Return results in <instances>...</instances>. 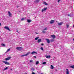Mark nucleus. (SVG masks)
<instances>
[{
  "mask_svg": "<svg viewBox=\"0 0 74 74\" xmlns=\"http://www.w3.org/2000/svg\"><path fill=\"white\" fill-rule=\"evenodd\" d=\"M41 45H42V46L44 45V44L42 43V44H41Z\"/></svg>",
  "mask_w": 74,
  "mask_h": 74,
  "instance_id": "nucleus-39",
  "label": "nucleus"
},
{
  "mask_svg": "<svg viewBox=\"0 0 74 74\" xmlns=\"http://www.w3.org/2000/svg\"><path fill=\"white\" fill-rule=\"evenodd\" d=\"M38 63H39V62H38V61L36 62V64H38Z\"/></svg>",
  "mask_w": 74,
  "mask_h": 74,
  "instance_id": "nucleus-22",
  "label": "nucleus"
},
{
  "mask_svg": "<svg viewBox=\"0 0 74 74\" xmlns=\"http://www.w3.org/2000/svg\"><path fill=\"white\" fill-rule=\"evenodd\" d=\"M60 1H61V0H58V3H59V2Z\"/></svg>",
  "mask_w": 74,
  "mask_h": 74,
  "instance_id": "nucleus-33",
  "label": "nucleus"
},
{
  "mask_svg": "<svg viewBox=\"0 0 74 74\" xmlns=\"http://www.w3.org/2000/svg\"><path fill=\"white\" fill-rule=\"evenodd\" d=\"M40 49H41V50H43V48H42V47H41Z\"/></svg>",
  "mask_w": 74,
  "mask_h": 74,
  "instance_id": "nucleus-34",
  "label": "nucleus"
},
{
  "mask_svg": "<svg viewBox=\"0 0 74 74\" xmlns=\"http://www.w3.org/2000/svg\"><path fill=\"white\" fill-rule=\"evenodd\" d=\"M40 1V0H36L34 1L35 3L37 4V3H38V2Z\"/></svg>",
  "mask_w": 74,
  "mask_h": 74,
  "instance_id": "nucleus-13",
  "label": "nucleus"
},
{
  "mask_svg": "<svg viewBox=\"0 0 74 74\" xmlns=\"http://www.w3.org/2000/svg\"><path fill=\"white\" fill-rule=\"evenodd\" d=\"M16 7H17V8H18V7H19V6L17 5L16 6Z\"/></svg>",
  "mask_w": 74,
  "mask_h": 74,
  "instance_id": "nucleus-40",
  "label": "nucleus"
},
{
  "mask_svg": "<svg viewBox=\"0 0 74 74\" xmlns=\"http://www.w3.org/2000/svg\"><path fill=\"white\" fill-rule=\"evenodd\" d=\"M63 24V22H61L60 23H58V24L59 26H60L62 25Z\"/></svg>",
  "mask_w": 74,
  "mask_h": 74,
  "instance_id": "nucleus-9",
  "label": "nucleus"
},
{
  "mask_svg": "<svg viewBox=\"0 0 74 74\" xmlns=\"http://www.w3.org/2000/svg\"><path fill=\"white\" fill-rule=\"evenodd\" d=\"M51 69H54V67H53V65H51Z\"/></svg>",
  "mask_w": 74,
  "mask_h": 74,
  "instance_id": "nucleus-19",
  "label": "nucleus"
},
{
  "mask_svg": "<svg viewBox=\"0 0 74 74\" xmlns=\"http://www.w3.org/2000/svg\"><path fill=\"white\" fill-rule=\"evenodd\" d=\"M25 74H27V73H26Z\"/></svg>",
  "mask_w": 74,
  "mask_h": 74,
  "instance_id": "nucleus-47",
  "label": "nucleus"
},
{
  "mask_svg": "<svg viewBox=\"0 0 74 74\" xmlns=\"http://www.w3.org/2000/svg\"><path fill=\"white\" fill-rule=\"evenodd\" d=\"M46 63H47V62H43L42 64H46Z\"/></svg>",
  "mask_w": 74,
  "mask_h": 74,
  "instance_id": "nucleus-27",
  "label": "nucleus"
},
{
  "mask_svg": "<svg viewBox=\"0 0 74 74\" xmlns=\"http://www.w3.org/2000/svg\"><path fill=\"white\" fill-rule=\"evenodd\" d=\"M73 27H74V24L73 25Z\"/></svg>",
  "mask_w": 74,
  "mask_h": 74,
  "instance_id": "nucleus-44",
  "label": "nucleus"
},
{
  "mask_svg": "<svg viewBox=\"0 0 74 74\" xmlns=\"http://www.w3.org/2000/svg\"><path fill=\"white\" fill-rule=\"evenodd\" d=\"M51 37H52L53 38V39H54V38H55V36L54 35H52L51 36Z\"/></svg>",
  "mask_w": 74,
  "mask_h": 74,
  "instance_id": "nucleus-17",
  "label": "nucleus"
},
{
  "mask_svg": "<svg viewBox=\"0 0 74 74\" xmlns=\"http://www.w3.org/2000/svg\"><path fill=\"white\" fill-rule=\"evenodd\" d=\"M45 57H46V58L47 59H48V58H51V56H47V55H46L45 56Z\"/></svg>",
  "mask_w": 74,
  "mask_h": 74,
  "instance_id": "nucleus-11",
  "label": "nucleus"
},
{
  "mask_svg": "<svg viewBox=\"0 0 74 74\" xmlns=\"http://www.w3.org/2000/svg\"><path fill=\"white\" fill-rule=\"evenodd\" d=\"M43 4H45V5H48V4L46 3V2L45 1L43 2Z\"/></svg>",
  "mask_w": 74,
  "mask_h": 74,
  "instance_id": "nucleus-16",
  "label": "nucleus"
},
{
  "mask_svg": "<svg viewBox=\"0 0 74 74\" xmlns=\"http://www.w3.org/2000/svg\"><path fill=\"white\" fill-rule=\"evenodd\" d=\"M42 32L43 33H45V31H42Z\"/></svg>",
  "mask_w": 74,
  "mask_h": 74,
  "instance_id": "nucleus-35",
  "label": "nucleus"
},
{
  "mask_svg": "<svg viewBox=\"0 0 74 74\" xmlns=\"http://www.w3.org/2000/svg\"><path fill=\"white\" fill-rule=\"evenodd\" d=\"M10 50H11V49H8L7 50V51H6V52H9V51H10Z\"/></svg>",
  "mask_w": 74,
  "mask_h": 74,
  "instance_id": "nucleus-20",
  "label": "nucleus"
},
{
  "mask_svg": "<svg viewBox=\"0 0 74 74\" xmlns=\"http://www.w3.org/2000/svg\"><path fill=\"white\" fill-rule=\"evenodd\" d=\"M4 28L5 29H7V30H9V31H11L10 29H9V28L8 27H5Z\"/></svg>",
  "mask_w": 74,
  "mask_h": 74,
  "instance_id": "nucleus-5",
  "label": "nucleus"
},
{
  "mask_svg": "<svg viewBox=\"0 0 74 74\" xmlns=\"http://www.w3.org/2000/svg\"><path fill=\"white\" fill-rule=\"evenodd\" d=\"M47 30V28H46L44 29V30Z\"/></svg>",
  "mask_w": 74,
  "mask_h": 74,
  "instance_id": "nucleus-30",
  "label": "nucleus"
},
{
  "mask_svg": "<svg viewBox=\"0 0 74 74\" xmlns=\"http://www.w3.org/2000/svg\"><path fill=\"white\" fill-rule=\"evenodd\" d=\"M46 40L47 41L48 44H49V43H50V41L49 39H46Z\"/></svg>",
  "mask_w": 74,
  "mask_h": 74,
  "instance_id": "nucleus-6",
  "label": "nucleus"
},
{
  "mask_svg": "<svg viewBox=\"0 0 74 74\" xmlns=\"http://www.w3.org/2000/svg\"><path fill=\"white\" fill-rule=\"evenodd\" d=\"M34 58H36V56H34Z\"/></svg>",
  "mask_w": 74,
  "mask_h": 74,
  "instance_id": "nucleus-38",
  "label": "nucleus"
},
{
  "mask_svg": "<svg viewBox=\"0 0 74 74\" xmlns=\"http://www.w3.org/2000/svg\"><path fill=\"white\" fill-rule=\"evenodd\" d=\"M41 74H43V73H42Z\"/></svg>",
  "mask_w": 74,
  "mask_h": 74,
  "instance_id": "nucleus-46",
  "label": "nucleus"
},
{
  "mask_svg": "<svg viewBox=\"0 0 74 74\" xmlns=\"http://www.w3.org/2000/svg\"><path fill=\"white\" fill-rule=\"evenodd\" d=\"M30 53V52H28L27 54H24V55H23L21 56V57H23L24 56H27V55H29V54Z\"/></svg>",
  "mask_w": 74,
  "mask_h": 74,
  "instance_id": "nucleus-1",
  "label": "nucleus"
},
{
  "mask_svg": "<svg viewBox=\"0 0 74 74\" xmlns=\"http://www.w3.org/2000/svg\"><path fill=\"white\" fill-rule=\"evenodd\" d=\"M1 23H0V26H1Z\"/></svg>",
  "mask_w": 74,
  "mask_h": 74,
  "instance_id": "nucleus-41",
  "label": "nucleus"
},
{
  "mask_svg": "<svg viewBox=\"0 0 74 74\" xmlns=\"http://www.w3.org/2000/svg\"><path fill=\"white\" fill-rule=\"evenodd\" d=\"M32 74H36V73L34 72H33L32 73Z\"/></svg>",
  "mask_w": 74,
  "mask_h": 74,
  "instance_id": "nucleus-37",
  "label": "nucleus"
},
{
  "mask_svg": "<svg viewBox=\"0 0 74 74\" xmlns=\"http://www.w3.org/2000/svg\"><path fill=\"white\" fill-rule=\"evenodd\" d=\"M1 45L3 47H4V46H5V45L4 44H2Z\"/></svg>",
  "mask_w": 74,
  "mask_h": 74,
  "instance_id": "nucleus-31",
  "label": "nucleus"
},
{
  "mask_svg": "<svg viewBox=\"0 0 74 74\" xmlns=\"http://www.w3.org/2000/svg\"><path fill=\"white\" fill-rule=\"evenodd\" d=\"M66 74H70V71H69V69H66Z\"/></svg>",
  "mask_w": 74,
  "mask_h": 74,
  "instance_id": "nucleus-7",
  "label": "nucleus"
},
{
  "mask_svg": "<svg viewBox=\"0 0 74 74\" xmlns=\"http://www.w3.org/2000/svg\"><path fill=\"white\" fill-rule=\"evenodd\" d=\"M25 20V18H22L21 19V20L22 21H24Z\"/></svg>",
  "mask_w": 74,
  "mask_h": 74,
  "instance_id": "nucleus-28",
  "label": "nucleus"
},
{
  "mask_svg": "<svg viewBox=\"0 0 74 74\" xmlns=\"http://www.w3.org/2000/svg\"><path fill=\"white\" fill-rule=\"evenodd\" d=\"M47 10V8H44V9H42V12H43L44 11H46V10Z\"/></svg>",
  "mask_w": 74,
  "mask_h": 74,
  "instance_id": "nucleus-4",
  "label": "nucleus"
},
{
  "mask_svg": "<svg viewBox=\"0 0 74 74\" xmlns=\"http://www.w3.org/2000/svg\"><path fill=\"white\" fill-rule=\"evenodd\" d=\"M2 62H3V63H5V64H7V65H10V63H9V62H8L7 61H3Z\"/></svg>",
  "mask_w": 74,
  "mask_h": 74,
  "instance_id": "nucleus-2",
  "label": "nucleus"
},
{
  "mask_svg": "<svg viewBox=\"0 0 74 74\" xmlns=\"http://www.w3.org/2000/svg\"><path fill=\"white\" fill-rule=\"evenodd\" d=\"M41 39H38V43L39 42H41Z\"/></svg>",
  "mask_w": 74,
  "mask_h": 74,
  "instance_id": "nucleus-18",
  "label": "nucleus"
},
{
  "mask_svg": "<svg viewBox=\"0 0 74 74\" xmlns=\"http://www.w3.org/2000/svg\"><path fill=\"white\" fill-rule=\"evenodd\" d=\"M16 32H18V30H17L16 31Z\"/></svg>",
  "mask_w": 74,
  "mask_h": 74,
  "instance_id": "nucleus-45",
  "label": "nucleus"
},
{
  "mask_svg": "<svg viewBox=\"0 0 74 74\" xmlns=\"http://www.w3.org/2000/svg\"><path fill=\"white\" fill-rule=\"evenodd\" d=\"M11 58L10 57H8L7 58H6L5 59V60L7 61V60H10V59H11Z\"/></svg>",
  "mask_w": 74,
  "mask_h": 74,
  "instance_id": "nucleus-8",
  "label": "nucleus"
},
{
  "mask_svg": "<svg viewBox=\"0 0 74 74\" xmlns=\"http://www.w3.org/2000/svg\"><path fill=\"white\" fill-rule=\"evenodd\" d=\"M71 68H72V69H74V65L71 66Z\"/></svg>",
  "mask_w": 74,
  "mask_h": 74,
  "instance_id": "nucleus-24",
  "label": "nucleus"
},
{
  "mask_svg": "<svg viewBox=\"0 0 74 74\" xmlns=\"http://www.w3.org/2000/svg\"><path fill=\"white\" fill-rule=\"evenodd\" d=\"M51 42H53L54 41V40H53V39H51Z\"/></svg>",
  "mask_w": 74,
  "mask_h": 74,
  "instance_id": "nucleus-29",
  "label": "nucleus"
},
{
  "mask_svg": "<svg viewBox=\"0 0 74 74\" xmlns=\"http://www.w3.org/2000/svg\"><path fill=\"white\" fill-rule=\"evenodd\" d=\"M31 70H32V71H34V68H32Z\"/></svg>",
  "mask_w": 74,
  "mask_h": 74,
  "instance_id": "nucleus-25",
  "label": "nucleus"
},
{
  "mask_svg": "<svg viewBox=\"0 0 74 74\" xmlns=\"http://www.w3.org/2000/svg\"><path fill=\"white\" fill-rule=\"evenodd\" d=\"M8 14H9V16H10V17H11L12 14H11V13L10 12H8Z\"/></svg>",
  "mask_w": 74,
  "mask_h": 74,
  "instance_id": "nucleus-10",
  "label": "nucleus"
},
{
  "mask_svg": "<svg viewBox=\"0 0 74 74\" xmlns=\"http://www.w3.org/2000/svg\"><path fill=\"white\" fill-rule=\"evenodd\" d=\"M29 61L31 63H32L33 62V60H30Z\"/></svg>",
  "mask_w": 74,
  "mask_h": 74,
  "instance_id": "nucleus-32",
  "label": "nucleus"
},
{
  "mask_svg": "<svg viewBox=\"0 0 74 74\" xmlns=\"http://www.w3.org/2000/svg\"><path fill=\"white\" fill-rule=\"evenodd\" d=\"M34 53H36V54H37V53L36 51H33L31 53V54L32 55H33V54H34Z\"/></svg>",
  "mask_w": 74,
  "mask_h": 74,
  "instance_id": "nucleus-14",
  "label": "nucleus"
},
{
  "mask_svg": "<svg viewBox=\"0 0 74 74\" xmlns=\"http://www.w3.org/2000/svg\"><path fill=\"white\" fill-rule=\"evenodd\" d=\"M8 69V67H7L3 69V70H7Z\"/></svg>",
  "mask_w": 74,
  "mask_h": 74,
  "instance_id": "nucleus-21",
  "label": "nucleus"
},
{
  "mask_svg": "<svg viewBox=\"0 0 74 74\" xmlns=\"http://www.w3.org/2000/svg\"><path fill=\"white\" fill-rule=\"evenodd\" d=\"M27 22H28V23H30V22H32V20L28 19H27Z\"/></svg>",
  "mask_w": 74,
  "mask_h": 74,
  "instance_id": "nucleus-15",
  "label": "nucleus"
},
{
  "mask_svg": "<svg viewBox=\"0 0 74 74\" xmlns=\"http://www.w3.org/2000/svg\"><path fill=\"white\" fill-rule=\"evenodd\" d=\"M69 25L68 24L66 25L67 28H69Z\"/></svg>",
  "mask_w": 74,
  "mask_h": 74,
  "instance_id": "nucleus-26",
  "label": "nucleus"
},
{
  "mask_svg": "<svg viewBox=\"0 0 74 74\" xmlns=\"http://www.w3.org/2000/svg\"><path fill=\"white\" fill-rule=\"evenodd\" d=\"M68 16H71L70 14H68Z\"/></svg>",
  "mask_w": 74,
  "mask_h": 74,
  "instance_id": "nucleus-36",
  "label": "nucleus"
},
{
  "mask_svg": "<svg viewBox=\"0 0 74 74\" xmlns=\"http://www.w3.org/2000/svg\"><path fill=\"white\" fill-rule=\"evenodd\" d=\"M10 70H11V71L12 70V69H11Z\"/></svg>",
  "mask_w": 74,
  "mask_h": 74,
  "instance_id": "nucleus-42",
  "label": "nucleus"
},
{
  "mask_svg": "<svg viewBox=\"0 0 74 74\" xmlns=\"http://www.w3.org/2000/svg\"><path fill=\"white\" fill-rule=\"evenodd\" d=\"M39 38V37H38L35 38V40H37Z\"/></svg>",
  "mask_w": 74,
  "mask_h": 74,
  "instance_id": "nucleus-23",
  "label": "nucleus"
},
{
  "mask_svg": "<svg viewBox=\"0 0 74 74\" xmlns=\"http://www.w3.org/2000/svg\"><path fill=\"white\" fill-rule=\"evenodd\" d=\"M50 23H51V24H52V23H54V20H51V21H50Z\"/></svg>",
  "mask_w": 74,
  "mask_h": 74,
  "instance_id": "nucleus-12",
  "label": "nucleus"
},
{
  "mask_svg": "<svg viewBox=\"0 0 74 74\" xmlns=\"http://www.w3.org/2000/svg\"><path fill=\"white\" fill-rule=\"evenodd\" d=\"M16 49H17V50H18V51H21V50L22 49V48L21 47H17L16 48Z\"/></svg>",
  "mask_w": 74,
  "mask_h": 74,
  "instance_id": "nucleus-3",
  "label": "nucleus"
},
{
  "mask_svg": "<svg viewBox=\"0 0 74 74\" xmlns=\"http://www.w3.org/2000/svg\"><path fill=\"white\" fill-rule=\"evenodd\" d=\"M35 33L36 34H38V33H37V32H35Z\"/></svg>",
  "mask_w": 74,
  "mask_h": 74,
  "instance_id": "nucleus-43",
  "label": "nucleus"
}]
</instances>
